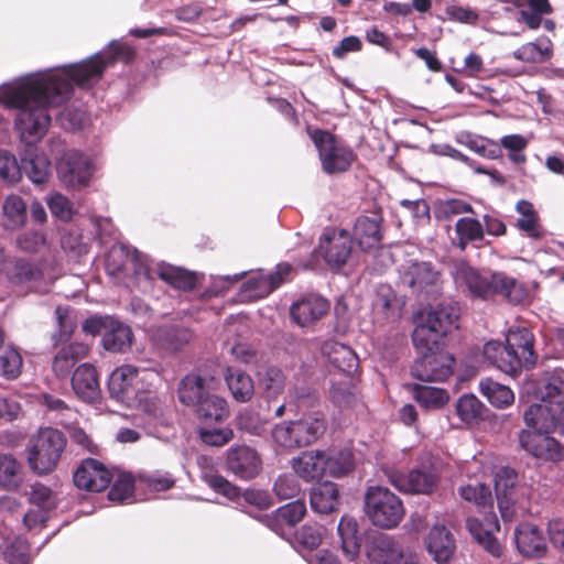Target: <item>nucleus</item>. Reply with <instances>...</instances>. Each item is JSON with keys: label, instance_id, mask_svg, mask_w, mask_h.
<instances>
[{"label": "nucleus", "instance_id": "nucleus-1", "mask_svg": "<svg viewBox=\"0 0 564 564\" xmlns=\"http://www.w3.org/2000/svg\"><path fill=\"white\" fill-rule=\"evenodd\" d=\"M70 85L57 76L29 75L0 89V104L19 110L15 128L26 144L40 141L51 124L50 107H57L70 91Z\"/></svg>", "mask_w": 564, "mask_h": 564}, {"label": "nucleus", "instance_id": "nucleus-2", "mask_svg": "<svg viewBox=\"0 0 564 564\" xmlns=\"http://www.w3.org/2000/svg\"><path fill=\"white\" fill-rule=\"evenodd\" d=\"M485 358L499 370L517 377L523 368H532L538 359L534 335L527 327H511L506 344L490 340L484 346Z\"/></svg>", "mask_w": 564, "mask_h": 564}, {"label": "nucleus", "instance_id": "nucleus-3", "mask_svg": "<svg viewBox=\"0 0 564 564\" xmlns=\"http://www.w3.org/2000/svg\"><path fill=\"white\" fill-rule=\"evenodd\" d=\"M463 279L474 297L489 300L500 295L513 304L525 303L530 297L528 286L505 272L480 273L468 268L463 271Z\"/></svg>", "mask_w": 564, "mask_h": 564}, {"label": "nucleus", "instance_id": "nucleus-4", "mask_svg": "<svg viewBox=\"0 0 564 564\" xmlns=\"http://www.w3.org/2000/svg\"><path fill=\"white\" fill-rule=\"evenodd\" d=\"M326 429L325 415L321 412H311L300 419L275 424L271 430V437L279 449L293 452L316 443Z\"/></svg>", "mask_w": 564, "mask_h": 564}, {"label": "nucleus", "instance_id": "nucleus-5", "mask_svg": "<svg viewBox=\"0 0 564 564\" xmlns=\"http://www.w3.org/2000/svg\"><path fill=\"white\" fill-rule=\"evenodd\" d=\"M460 307L456 302H442L421 315L420 323L412 334L414 347L430 349L429 346L443 344V338L458 328Z\"/></svg>", "mask_w": 564, "mask_h": 564}, {"label": "nucleus", "instance_id": "nucleus-6", "mask_svg": "<svg viewBox=\"0 0 564 564\" xmlns=\"http://www.w3.org/2000/svg\"><path fill=\"white\" fill-rule=\"evenodd\" d=\"M67 440L64 433L54 427L41 429L31 437L26 453L28 464L37 475H47L58 465Z\"/></svg>", "mask_w": 564, "mask_h": 564}, {"label": "nucleus", "instance_id": "nucleus-7", "mask_svg": "<svg viewBox=\"0 0 564 564\" xmlns=\"http://www.w3.org/2000/svg\"><path fill=\"white\" fill-rule=\"evenodd\" d=\"M307 133L318 151L322 170L328 174L347 172L357 155L351 148L341 142L335 134L324 129H311Z\"/></svg>", "mask_w": 564, "mask_h": 564}, {"label": "nucleus", "instance_id": "nucleus-8", "mask_svg": "<svg viewBox=\"0 0 564 564\" xmlns=\"http://www.w3.org/2000/svg\"><path fill=\"white\" fill-rule=\"evenodd\" d=\"M365 513L376 527L395 528L404 517L401 499L382 486H370L365 495Z\"/></svg>", "mask_w": 564, "mask_h": 564}, {"label": "nucleus", "instance_id": "nucleus-9", "mask_svg": "<svg viewBox=\"0 0 564 564\" xmlns=\"http://www.w3.org/2000/svg\"><path fill=\"white\" fill-rule=\"evenodd\" d=\"M442 345L436 344L435 347L431 345L429 350L415 347L419 357L411 368L413 378L432 382L444 381L453 375L455 358L449 352L444 351Z\"/></svg>", "mask_w": 564, "mask_h": 564}, {"label": "nucleus", "instance_id": "nucleus-10", "mask_svg": "<svg viewBox=\"0 0 564 564\" xmlns=\"http://www.w3.org/2000/svg\"><path fill=\"white\" fill-rule=\"evenodd\" d=\"M388 481L399 491L417 495H432L440 482V474L432 466L413 468L402 473L394 468H383Z\"/></svg>", "mask_w": 564, "mask_h": 564}, {"label": "nucleus", "instance_id": "nucleus-11", "mask_svg": "<svg viewBox=\"0 0 564 564\" xmlns=\"http://www.w3.org/2000/svg\"><path fill=\"white\" fill-rule=\"evenodd\" d=\"M101 57L102 53H96L83 59L82 62L66 65L62 68L64 76L57 73H46L42 74L41 76H57L69 83L70 87H73L75 84L83 89L93 88L97 83L101 80L104 73L107 69ZM73 90L74 89L70 88L67 97L59 105L64 104L70 98Z\"/></svg>", "mask_w": 564, "mask_h": 564}, {"label": "nucleus", "instance_id": "nucleus-12", "mask_svg": "<svg viewBox=\"0 0 564 564\" xmlns=\"http://www.w3.org/2000/svg\"><path fill=\"white\" fill-rule=\"evenodd\" d=\"M401 282L413 293L437 292L442 284L441 271L430 261L411 260L400 271Z\"/></svg>", "mask_w": 564, "mask_h": 564}, {"label": "nucleus", "instance_id": "nucleus-13", "mask_svg": "<svg viewBox=\"0 0 564 564\" xmlns=\"http://www.w3.org/2000/svg\"><path fill=\"white\" fill-rule=\"evenodd\" d=\"M141 380L140 370L137 367L132 365L117 367L108 379L110 398L127 406H133L140 392Z\"/></svg>", "mask_w": 564, "mask_h": 564}, {"label": "nucleus", "instance_id": "nucleus-14", "mask_svg": "<svg viewBox=\"0 0 564 564\" xmlns=\"http://www.w3.org/2000/svg\"><path fill=\"white\" fill-rule=\"evenodd\" d=\"M550 434L521 430L520 447L534 458L552 463L561 462L564 458V446Z\"/></svg>", "mask_w": 564, "mask_h": 564}, {"label": "nucleus", "instance_id": "nucleus-15", "mask_svg": "<svg viewBox=\"0 0 564 564\" xmlns=\"http://www.w3.org/2000/svg\"><path fill=\"white\" fill-rule=\"evenodd\" d=\"M3 273L12 286L23 291H34L44 280L42 263L25 258L7 261Z\"/></svg>", "mask_w": 564, "mask_h": 564}, {"label": "nucleus", "instance_id": "nucleus-16", "mask_svg": "<svg viewBox=\"0 0 564 564\" xmlns=\"http://www.w3.org/2000/svg\"><path fill=\"white\" fill-rule=\"evenodd\" d=\"M226 467L236 477L250 480L262 470V459L256 448L248 445H235L226 452Z\"/></svg>", "mask_w": 564, "mask_h": 564}, {"label": "nucleus", "instance_id": "nucleus-17", "mask_svg": "<svg viewBox=\"0 0 564 564\" xmlns=\"http://www.w3.org/2000/svg\"><path fill=\"white\" fill-rule=\"evenodd\" d=\"M115 471L95 458H86L74 473L73 481L79 489L100 492L109 487Z\"/></svg>", "mask_w": 564, "mask_h": 564}, {"label": "nucleus", "instance_id": "nucleus-18", "mask_svg": "<svg viewBox=\"0 0 564 564\" xmlns=\"http://www.w3.org/2000/svg\"><path fill=\"white\" fill-rule=\"evenodd\" d=\"M319 250L328 265L340 268L346 264L351 254V237L344 229L326 228L319 239Z\"/></svg>", "mask_w": 564, "mask_h": 564}, {"label": "nucleus", "instance_id": "nucleus-19", "mask_svg": "<svg viewBox=\"0 0 564 564\" xmlns=\"http://www.w3.org/2000/svg\"><path fill=\"white\" fill-rule=\"evenodd\" d=\"M360 215L354 226V236L362 250L378 247L382 240V208L372 203V208Z\"/></svg>", "mask_w": 564, "mask_h": 564}, {"label": "nucleus", "instance_id": "nucleus-20", "mask_svg": "<svg viewBox=\"0 0 564 564\" xmlns=\"http://www.w3.org/2000/svg\"><path fill=\"white\" fill-rule=\"evenodd\" d=\"M330 303L323 296L311 293L303 295L290 307L291 318L301 327H306L322 319L329 312Z\"/></svg>", "mask_w": 564, "mask_h": 564}, {"label": "nucleus", "instance_id": "nucleus-21", "mask_svg": "<svg viewBox=\"0 0 564 564\" xmlns=\"http://www.w3.org/2000/svg\"><path fill=\"white\" fill-rule=\"evenodd\" d=\"M70 383L76 397L86 403H93L100 398L98 372L91 364L79 365L73 372Z\"/></svg>", "mask_w": 564, "mask_h": 564}, {"label": "nucleus", "instance_id": "nucleus-22", "mask_svg": "<svg viewBox=\"0 0 564 564\" xmlns=\"http://www.w3.org/2000/svg\"><path fill=\"white\" fill-rule=\"evenodd\" d=\"M306 514V505L303 500L291 501L270 514L262 517V522L279 535L285 533V529L294 528Z\"/></svg>", "mask_w": 564, "mask_h": 564}, {"label": "nucleus", "instance_id": "nucleus-23", "mask_svg": "<svg viewBox=\"0 0 564 564\" xmlns=\"http://www.w3.org/2000/svg\"><path fill=\"white\" fill-rule=\"evenodd\" d=\"M535 397L557 410L564 405V370L544 371L535 383Z\"/></svg>", "mask_w": 564, "mask_h": 564}, {"label": "nucleus", "instance_id": "nucleus-24", "mask_svg": "<svg viewBox=\"0 0 564 564\" xmlns=\"http://www.w3.org/2000/svg\"><path fill=\"white\" fill-rule=\"evenodd\" d=\"M425 545L433 560L438 564H448L456 550L454 535L443 524H435L431 528L425 538Z\"/></svg>", "mask_w": 564, "mask_h": 564}, {"label": "nucleus", "instance_id": "nucleus-25", "mask_svg": "<svg viewBox=\"0 0 564 564\" xmlns=\"http://www.w3.org/2000/svg\"><path fill=\"white\" fill-rule=\"evenodd\" d=\"M53 357L52 371L58 379L69 376L77 362L87 357L89 347L79 341L59 344Z\"/></svg>", "mask_w": 564, "mask_h": 564}, {"label": "nucleus", "instance_id": "nucleus-26", "mask_svg": "<svg viewBox=\"0 0 564 564\" xmlns=\"http://www.w3.org/2000/svg\"><path fill=\"white\" fill-rule=\"evenodd\" d=\"M516 212L519 217L514 227L523 237L539 241L546 236V230L541 223V218L533 204L527 199H520L516 204Z\"/></svg>", "mask_w": 564, "mask_h": 564}, {"label": "nucleus", "instance_id": "nucleus-27", "mask_svg": "<svg viewBox=\"0 0 564 564\" xmlns=\"http://www.w3.org/2000/svg\"><path fill=\"white\" fill-rule=\"evenodd\" d=\"M215 384L216 382L213 377L206 379L197 373L186 375L178 386V399L184 405L195 409L214 389Z\"/></svg>", "mask_w": 564, "mask_h": 564}, {"label": "nucleus", "instance_id": "nucleus-28", "mask_svg": "<svg viewBox=\"0 0 564 564\" xmlns=\"http://www.w3.org/2000/svg\"><path fill=\"white\" fill-rule=\"evenodd\" d=\"M514 540L519 552L528 557H541L547 546L540 529L531 523H521L514 531Z\"/></svg>", "mask_w": 564, "mask_h": 564}, {"label": "nucleus", "instance_id": "nucleus-29", "mask_svg": "<svg viewBox=\"0 0 564 564\" xmlns=\"http://www.w3.org/2000/svg\"><path fill=\"white\" fill-rule=\"evenodd\" d=\"M466 528L484 550L495 557L501 556L502 546L494 534L495 530L499 531V523L495 517L492 520L487 519V523L481 522L477 518L470 517L466 520Z\"/></svg>", "mask_w": 564, "mask_h": 564}, {"label": "nucleus", "instance_id": "nucleus-30", "mask_svg": "<svg viewBox=\"0 0 564 564\" xmlns=\"http://www.w3.org/2000/svg\"><path fill=\"white\" fill-rule=\"evenodd\" d=\"M506 477L498 474L496 479L497 505L505 522H510L516 516L514 485L517 475L513 470H505Z\"/></svg>", "mask_w": 564, "mask_h": 564}, {"label": "nucleus", "instance_id": "nucleus-31", "mask_svg": "<svg viewBox=\"0 0 564 564\" xmlns=\"http://www.w3.org/2000/svg\"><path fill=\"white\" fill-rule=\"evenodd\" d=\"M556 413L557 410L551 404L532 403L523 412V421L529 431L553 433L556 431Z\"/></svg>", "mask_w": 564, "mask_h": 564}, {"label": "nucleus", "instance_id": "nucleus-32", "mask_svg": "<svg viewBox=\"0 0 564 564\" xmlns=\"http://www.w3.org/2000/svg\"><path fill=\"white\" fill-rule=\"evenodd\" d=\"M91 175L93 165L87 156L78 151H73L67 154L64 180L69 186H87Z\"/></svg>", "mask_w": 564, "mask_h": 564}, {"label": "nucleus", "instance_id": "nucleus-33", "mask_svg": "<svg viewBox=\"0 0 564 564\" xmlns=\"http://www.w3.org/2000/svg\"><path fill=\"white\" fill-rule=\"evenodd\" d=\"M292 468L295 474L306 481L315 480L326 474L325 452H303L292 459Z\"/></svg>", "mask_w": 564, "mask_h": 564}, {"label": "nucleus", "instance_id": "nucleus-34", "mask_svg": "<svg viewBox=\"0 0 564 564\" xmlns=\"http://www.w3.org/2000/svg\"><path fill=\"white\" fill-rule=\"evenodd\" d=\"M310 502L313 511L321 514L335 512L339 506V491L332 481L315 485L310 492Z\"/></svg>", "mask_w": 564, "mask_h": 564}, {"label": "nucleus", "instance_id": "nucleus-35", "mask_svg": "<svg viewBox=\"0 0 564 564\" xmlns=\"http://www.w3.org/2000/svg\"><path fill=\"white\" fill-rule=\"evenodd\" d=\"M198 419L206 423H221L230 414L228 402L225 398L210 391L194 409Z\"/></svg>", "mask_w": 564, "mask_h": 564}, {"label": "nucleus", "instance_id": "nucleus-36", "mask_svg": "<svg viewBox=\"0 0 564 564\" xmlns=\"http://www.w3.org/2000/svg\"><path fill=\"white\" fill-rule=\"evenodd\" d=\"M337 531L343 553L348 560L354 561L359 555L361 549V538L358 533L357 521L352 517L343 516Z\"/></svg>", "mask_w": 564, "mask_h": 564}, {"label": "nucleus", "instance_id": "nucleus-37", "mask_svg": "<svg viewBox=\"0 0 564 564\" xmlns=\"http://www.w3.org/2000/svg\"><path fill=\"white\" fill-rule=\"evenodd\" d=\"M225 380L232 398L240 403L248 402L254 394L252 378L238 368L228 367Z\"/></svg>", "mask_w": 564, "mask_h": 564}, {"label": "nucleus", "instance_id": "nucleus-38", "mask_svg": "<svg viewBox=\"0 0 564 564\" xmlns=\"http://www.w3.org/2000/svg\"><path fill=\"white\" fill-rule=\"evenodd\" d=\"M513 57L524 63H543L553 56V43L542 36L533 42H528L518 47L513 53Z\"/></svg>", "mask_w": 564, "mask_h": 564}, {"label": "nucleus", "instance_id": "nucleus-39", "mask_svg": "<svg viewBox=\"0 0 564 564\" xmlns=\"http://www.w3.org/2000/svg\"><path fill=\"white\" fill-rule=\"evenodd\" d=\"M455 235L452 245L465 251L469 243L484 239V226L476 218L462 217L455 224Z\"/></svg>", "mask_w": 564, "mask_h": 564}, {"label": "nucleus", "instance_id": "nucleus-40", "mask_svg": "<svg viewBox=\"0 0 564 564\" xmlns=\"http://www.w3.org/2000/svg\"><path fill=\"white\" fill-rule=\"evenodd\" d=\"M102 346L112 352H123L132 344V332L129 326L111 319L107 330L102 334Z\"/></svg>", "mask_w": 564, "mask_h": 564}, {"label": "nucleus", "instance_id": "nucleus-41", "mask_svg": "<svg viewBox=\"0 0 564 564\" xmlns=\"http://www.w3.org/2000/svg\"><path fill=\"white\" fill-rule=\"evenodd\" d=\"M324 355L328 356L329 361L339 370L350 373L358 366V358L347 346L337 341L328 340L322 346Z\"/></svg>", "mask_w": 564, "mask_h": 564}, {"label": "nucleus", "instance_id": "nucleus-42", "mask_svg": "<svg viewBox=\"0 0 564 564\" xmlns=\"http://www.w3.org/2000/svg\"><path fill=\"white\" fill-rule=\"evenodd\" d=\"M22 482V464L12 454L0 453V487L18 490Z\"/></svg>", "mask_w": 564, "mask_h": 564}, {"label": "nucleus", "instance_id": "nucleus-43", "mask_svg": "<svg viewBox=\"0 0 564 564\" xmlns=\"http://www.w3.org/2000/svg\"><path fill=\"white\" fill-rule=\"evenodd\" d=\"M479 391L491 405L498 409H505L514 401L513 391L508 386L499 383L491 378L480 380Z\"/></svg>", "mask_w": 564, "mask_h": 564}, {"label": "nucleus", "instance_id": "nucleus-44", "mask_svg": "<svg viewBox=\"0 0 564 564\" xmlns=\"http://www.w3.org/2000/svg\"><path fill=\"white\" fill-rule=\"evenodd\" d=\"M21 175L26 177L36 186L43 187L51 177V162L45 155H34L29 159H22Z\"/></svg>", "mask_w": 564, "mask_h": 564}, {"label": "nucleus", "instance_id": "nucleus-45", "mask_svg": "<svg viewBox=\"0 0 564 564\" xmlns=\"http://www.w3.org/2000/svg\"><path fill=\"white\" fill-rule=\"evenodd\" d=\"M4 226L8 229H18L25 225L28 207L20 195L11 194L6 197L2 205Z\"/></svg>", "mask_w": 564, "mask_h": 564}, {"label": "nucleus", "instance_id": "nucleus-46", "mask_svg": "<svg viewBox=\"0 0 564 564\" xmlns=\"http://www.w3.org/2000/svg\"><path fill=\"white\" fill-rule=\"evenodd\" d=\"M159 278L181 291H192L197 283L196 273L173 265L160 268Z\"/></svg>", "mask_w": 564, "mask_h": 564}, {"label": "nucleus", "instance_id": "nucleus-47", "mask_svg": "<svg viewBox=\"0 0 564 564\" xmlns=\"http://www.w3.org/2000/svg\"><path fill=\"white\" fill-rule=\"evenodd\" d=\"M57 330L52 335V343L55 348L59 344L67 343L73 336L77 324L73 311L68 306L58 305L55 308Z\"/></svg>", "mask_w": 564, "mask_h": 564}, {"label": "nucleus", "instance_id": "nucleus-48", "mask_svg": "<svg viewBox=\"0 0 564 564\" xmlns=\"http://www.w3.org/2000/svg\"><path fill=\"white\" fill-rule=\"evenodd\" d=\"M413 397L421 406L430 409L442 408L449 399L446 390L423 384L412 386Z\"/></svg>", "mask_w": 564, "mask_h": 564}, {"label": "nucleus", "instance_id": "nucleus-49", "mask_svg": "<svg viewBox=\"0 0 564 564\" xmlns=\"http://www.w3.org/2000/svg\"><path fill=\"white\" fill-rule=\"evenodd\" d=\"M263 397L268 400H275L281 395L285 388V377L281 369L276 367H268L263 375L259 378Z\"/></svg>", "mask_w": 564, "mask_h": 564}, {"label": "nucleus", "instance_id": "nucleus-50", "mask_svg": "<svg viewBox=\"0 0 564 564\" xmlns=\"http://www.w3.org/2000/svg\"><path fill=\"white\" fill-rule=\"evenodd\" d=\"M404 302L391 290L379 292L375 302V308L389 322H395L401 317Z\"/></svg>", "mask_w": 564, "mask_h": 564}, {"label": "nucleus", "instance_id": "nucleus-51", "mask_svg": "<svg viewBox=\"0 0 564 564\" xmlns=\"http://www.w3.org/2000/svg\"><path fill=\"white\" fill-rule=\"evenodd\" d=\"M326 474L340 478L352 471L355 467L354 454L349 449H341L330 456L325 454Z\"/></svg>", "mask_w": 564, "mask_h": 564}, {"label": "nucleus", "instance_id": "nucleus-52", "mask_svg": "<svg viewBox=\"0 0 564 564\" xmlns=\"http://www.w3.org/2000/svg\"><path fill=\"white\" fill-rule=\"evenodd\" d=\"M474 213L473 206L458 198L440 200L434 205V217L438 221H451L454 217Z\"/></svg>", "mask_w": 564, "mask_h": 564}, {"label": "nucleus", "instance_id": "nucleus-53", "mask_svg": "<svg viewBox=\"0 0 564 564\" xmlns=\"http://www.w3.org/2000/svg\"><path fill=\"white\" fill-rule=\"evenodd\" d=\"M113 482L108 492L110 501L123 503L134 494V478L130 473L116 471Z\"/></svg>", "mask_w": 564, "mask_h": 564}, {"label": "nucleus", "instance_id": "nucleus-54", "mask_svg": "<svg viewBox=\"0 0 564 564\" xmlns=\"http://www.w3.org/2000/svg\"><path fill=\"white\" fill-rule=\"evenodd\" d=\"M102 53V62L106 68L120 62L123 64L131 63L135 57V50L128 43L111 41L106 51Z\"/></svg>", "mask_w": 564, "mask_h": 564}, {"label": "nucleus", "instance_id": "nucleus-55", "mask_svg": "<svg viewBox=\"0 0 564 564\" xmlns=\"http://www.w3.org/2000/svg\"><path fill=\"white\" fill-rule=\"evenodd\" d=\"M268 421L258 412L246 409L236 417V427L254 436H261L267 430Z\"/></svg>", "mask_w": 564, "mask_h": 564}, {"label": "nucleus", "instance_id": "nucleus-56", "mask_svg": "<svg viewBox=\"0 0 564 564\" xmlns=\"http://www.w3.org/2000/svg\"><path fill=\"white\" fill-rule=\"evenodd\" d=\"M22 357L17 349L8 347L0 354V375L3 378L17 379L22 372Z\"/></svg>", "mask_w": 564, "mask_h": 564}, {"label": "nucleus", "instance_id": "nucleus-57", "mask_svg": "<svg viewBox=\"0 0 564 564\" xmlns=\"http://www.w3.org/2000/svg\"><path fill=\"white\" fill-rule=\"evenodd\" d=\"M202 479L215 492L228 499L234 500L240 497V488L217 473L206 471L203 474Z\"/></svg>", "mask_w": 564, "mask_h": 564}, {"label": "nucleus", "instance_id": "nucleus-58", "mask_svg": "<svg viewBox=\"0 0 564 564\" xmlns=\"http://www.w3.org/2000/svg\"><path fill=\"white\" fill-rule=\"evenodd\" d=\"M459 495L464 500L474 502L478 507L482 508L491 505L492 502L490 487L481 482L462 486L459 488Z\"/></svg>", "mask_w": 564, "mask_h": 564}, {"label": "nucleus", "instance_id": "nucleus-59", "mask_svg": "<svg viewBox=\"0 0 564 564\" xmlns=\"http://www.w3.org/2000/svg\"><path fill=\"white\" fill-rule=\"evenodd\" d=\"M28 500L31 505L46 511L56 507V499L53 490L41 482L31 485Z\"/></svg>", "mask_w": 564, "mask_h": 564}, {"label": "nucleus", "instance_id": "nucleus-60", "mask_svg": "<svg viewBox=\"0 0 564 564\" xmlns=\"http://www.w3.org/2000/svg\"><path fill=\"white\" fill-rule=\"evenodd\" d=\"M17 158L7 150H0V178L9 184L21 180V169Z\"/></svg>", "mask_w": 564, "mask_h": 564}, {"label": "nucleus", "instance_id": "nucleus-61", "mask_svg": "<svg viewBox=\"0 0 564 564\" xmlns=\"http://www.w3.org/2000/svg\"><path fill=\"white\" fill-rule=\"evenodd\" d=\"M482 404L473 394L462 395L456 403V413L463 422L469 423L481 414Z\"/></svg>", "mask_w": 564, "mask_h": 564}, {"label": "nucleus", "instance_id": "nucleus-62", "mask_svg": "<svg viewBox=\"0 0 564 564\" xmlns=\"http://www.w3.org/2000/svg\"><path fill=\"white\" fill-rule=\"evenodd\" d=\"M368 557L371 564H397L398 554L390 541L381 539L368 551Z\"/></svg>", "mask_w": 564, "mask_h": 564}, {"label": "nucleus", "instance_id": "nucleus-63", "mask_svg": "<svg viewBox=\"0 0 564 564\" xmlns=\"http://www.w3.org/2000/svg\"><path fill=\"white\" fill-rule=\"evenodd\" d=\"M7 564H31L32 558L28 543L21 539L13 540L2 552Z\"/></svg>", "mask_w": 564, "mask_h": 564}, {"label": "nucleus", "instance_id": "nucleus-64", "mask_svg": "<svg viewBox=\"0 0 564 564\" xmlns=\"http://www.w3.org/2000/svg\"><path fill=\"white\" fill-rule=\"evenodd\" d=\"M133 406H138L142 412L153 419L163 416V402L151 391H140Z\"/></svg>", "mask_w": 564, "mask_h": 564}]
</instances>
